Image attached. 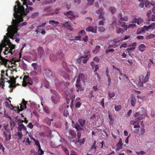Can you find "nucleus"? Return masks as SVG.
Here are the masks:
<instances>
[{"label": "nucleus", "mask_w": 155, "mask_h": 155, "mask_svg": "<svg viewBox=\"0 0 155 155\" xmlns=\"http://www.w3.org/2000/svg\"><path fill=\"white\" fill-rule=\"evenodd\" d=\"M13 19H12V22L13 25L8 26L7 29L8 33L6 34L7 36H4L3 40L2 41L0 45L3 48L5 47V51L4 52L5 55L7 54L8 53H10L11 54H12L15 52V51L13 50L15 48V45L12 44L11 43L8 37L13 39H15L17 35H18L17 33L18 28L25 25L27 24L26 22H23L20 24H19L20 23H19L17 25V28H16L15 25V23L13 21Z\"/></svg>", "instance_id": "f257e3e1"}, {"label": "nucleus", "mask_w": 155, "mask_h": 155, "mask_svg": "<svg viewBox=\"0 0 155 155\" xmlns=\"http://www.w3.org/2000/svg\"><path fill=\"white\" fill-rule=\"evenodd\" d=\"M17 5H15L14 8V12L13 15L15 18L13 20L15 23V27L16 28L17 27V25L19 23L23 21V16L24 15H26L29 12V10L27 8L25 9V12L24 7L21 5V4L18 1L16 2Z\"/></svg>", "instance_id": "f03ea898"}, {"label": "nucleus", "mask_w": 155, "mask_h": 155, "mask_svg": "<svg viewBox=\"0 0 155 155\" xmlns=\"http://www.w3.org/2000/svg\"><path fill=\"white\" fill-rule=\"evenodd\" d=\"M33 83L32 79L29 76L27 75L24 76L22 84V86L23 87H25L28 84V87H29L30 86L32 85Z\"/></svg>", "instance_id": "7ed1b4c3"}, {"label": "nucleus", "mask_w": 155, "mask_h": 155, "mask_svg": "<svg viewBox=\"0 0 155 155\" xmlns=\"http://www.w3.org/2000/svg\"><path fill=\"white\" fill-rule=\"evenodd\" d=\"M65 134L68 137H70V135L71 136H76V134L74 131L71 130L67 127L65 128Z\"/></svg>", "instance_id": "20e7f679"}, {"label": "nucleus", "mask_w": 155, "mask_h": 155, "mask_svg": "<svg viewBox=\"0 0 155 155\" xmlns=\"http://www.w3.org/2000/svg\"><path fill=\"white\" fill-rule=\"evenodd\" d=\"M134 117L136 118L135 119L134 123H136L138 121L142 120L145 117V115L144 114H140L139 112H136L134 115Z\"/></svg>", "instance_id": "39448f33"}, {"label": "nucleus", "mask_w": 155, "mask_h": 155, "mask_svg": "<svg viewBox=\"0 0 155 155\" xmlns=\"http://www.w3.org/2000/svg\"><path fill=\"white\" fill-rule=\"evenodd\" d=\"M2 46L0 45V64H1L4 65L5 67H6L7 62L8 61V60L6 59L3 58L1 55V54L2 50Z\"/></svg>", "instance_id": "423d86ee"}, {"label": "nucleus", "mask_w": 155, "mask_h": 155, "mask_svg": "<svg viewBox=\"0 0 155 155\" xmlns=\"http://www.w3.org/2000/svg\"><path fill=\"white\" fill-rule=\"evenodd\" d=\"M52 101L54 104H57L60 101V99L61 98L60 96L57 94V93L54 94L52 96Z\"/></svg>", "instance_id": "0eeeda50"}, {"label": "nucleus", "mask_w": 155, "mask_h": 155, "mask_svg": "<svg viewBox=\"0 0 155 155\" xmlns=\"http://www.w3.org/2000/svg\"><path fill=\"white\" fill-rule=\"evenodd\" d=\"M103 9L101 8L97 11V14H99L98 17L99 19H102L103 21H105V18L104 16V13L103 12Z\"/></svg>", "instance_id": "6e6552de"}, {"label": "nucleus", "mask_w": 155, "mask_h": 155, "mask_svg": "<svg viewBox=\"0 0 155 155\" xmlns=\"http://www.w3.org/2000/svg\"><path fill=\"white\" fill-rule=\"evenodd\" d=\"M64 14L65 16H67L71 20L75 18V15L71 11H69L67 12H64Z\"/></svg>", "instance_id": "1a4fd4ad"}, {"label": "nucleus", "mask_w": 155, "mask_h": 155, "mask_svg": "<svg viewBox=\"0 0 155 155\" xmlns=\"http://www.w3.org/2000/svg\"><path fill=\"white\" fill-rule=\"evenodd\" d=\"M97 26H95L94 28L91 26H89L86 30L87 31L96 33H97Z\"/></svg>", "instance_id": "9d476101"}, {"label": "nucleus", "mask_w": 155, "mask_h": 155, "mask_svg": "<svg viewBox=\"0 0 155 155\" xmlns=\"http://www.w3.org/2000/svg\"><path fill=\"white\" fill-rule=\"evenodd\" d=\"M84 56H81L80 58H79L78 61H80V60H81L82 58H87L89 59L91 55L90 54V52L89 51H84Z\"/></svg>", "instance_id": "9b49d317"}, {"label": "nucleus", "mask_w": 155, "mask_h": 155, "mask_svg": "<svg viewBox=\"0 0 155 155\" xmlns=\"http://www.w3.org/2000/svg\"><path fill=\"white\" fill-rule=\"evenodd\" d=\"M75 86L77 87L76 91L78 92L79 91H83L84 89V87L81 86V82H79L78 81H76Z\"/></svg>", "instance_id": "f8f14e48"}, {"label": "nucleus", "mask_w": 155, "mask_h": 155, "mask_svg": "<svg viewBox=\"0 0 155 155\" xmlns=\"http://www.w3.org/2000/svg\"><path fill=\"white\" fill-rule=\"evenodd\" d=\"M136 102V100L135 96L133 94H132L130 97V101L131 106L132 107L135 106Z\"/></svg>", "instance_id": "ddd939ff"}, {"label": "nucleus", "mask_w": 155, "mask_h": 155, "mask_svg": "<svg viewBox=\"0 0 155 155\" xmlns=\"http://www.w3.org/2000/svg\"><path fill=\"white\" fill-rule=\"evenodd\" d=\"M85 76L83 73H80L78 76L77 79L76 81H78L79 82H81V81H83L84 82H85Z\"/></svg>", "instance_id": "4468645a"}, {"label": "nucleus", "mask_w": 155, "mask_h": 155, "mask_svg": "<svg viewBox=\"0 0 155 155\" xmlns=\"http://www.w3.org/2000/svg\"><path fill=\"white\" fill-rule=\"evenodd\" d=\"M27 103V101H25L24 99H22V102L20 104V107L21 109V110H22L26 108V105Z\"/></svg>", "instance_id": "2eb2a0df"}, {"label": "nucleus", "mask_w": 155, "mask_h": 155, "mask_svg": "<svg viewBox=\"0 0 155 155\" xmlns=\"http://www.w3.org/2000/svg\"><path fill=\"white\" fill-rule=\"evenodd\" d=\"M17 129L19 131H21L22 130L26 131L27 130L26 127L22 123L18 125Z\"/></svg>", "instance_id": "dca6fc26"}, {"label": "nucleus", "mask_w": 155, "mask_h": 155, "mask_svg": "<svg viewBox=\"0 0 155 155\" xmlns=\"http://www.w3.org/2000/svg\"><path fill=\"white\" fill-rule=\"evenodd\" d=\"M38 52L39 56L41 57L44 53L43 48L41 47H39L38 48Z\"/></svg>", "instance_id": "f3484780"}, {"label": "nucleus", "mask_w": 155, "mask_h": 155, "mask_svg": "<svg viewBox=\"0 0 155 155\" xmlns=\"http://www.w3.org/2000/svg\"><path fill=\"white\" fill-rule=\"evenodd\" d=\"M150 75V72L149 71H147V74L145 76L144 78L143 79V82L146 83L149 80Z\"/></svg>", "instance_id": "a211bd4d"}, {"label": "nucleus", "mask_w": 155, "mask_h": 155, "mask_svg": "<svg viewBox=\"0 0 155 155\" xmlns=\"http://www.w3.org/2000/svg\"><path fill=\"white\" fill-rule=\"evenodd\" d=\"M133 22L135 23H136L137 25H139L143 22V21L142 19L139 18H134Z\"/></svg>", "instance_id": "6ab92c4d"}, {"label": "nucleus", "mask_w": 155, "mask_h": 155, "mask_svg": "<svg viewBox=\"0 0 155 155\" xmlns=\"http://www.w3.org/2000/svg\"><path fill=\"white\" fill-rule=\"evenodd\" d=\"M146 46L144 44H141L139 46L138 49L139 50L143 52L145 51L146 50Z\"/></svg>", "instance_id": "aec40b11"}, {"label": "nucleus", "mask_w": 155, "mask_h": 155, "mask_svg": "<svg viewBox=\"0 0 155 155\" xmlns=\"http://www.w3.org/2000/svg\"><path fill=\"white\" fill-rule=\"evenodd\" d=\"M78 121L81 127V128L83 127L86 122L85 120L81 118L78 119Z\"/></svg>", "instance_id": "412c9836"}, {"label": "nucleus", "mask_w": 155, "mask_h": 155, "mask_svg": "<svg viewBox=\"0 0 155 155\" xmlns=\"http://www.w3.org/2000/svg\"><path fill=\"white\" fill-rule=\"evenodd\" d=\"M144 37L146 39H149L152 38L154 37H155V35L153 34L149 35L148 33H147L145 35Z\"/></svg>", "instance_id": "4be33fe9"}, {"label": "nucleus", "mask_w": 155, "mask_h": 155, "mask_svg": "<svg viewBox=\"0 0 155 155\" xmlns=\"http://www.w3.org/2000/svg\"><path fill=\"white\" fill-rule=\"evenodd\" d=\"M57 58L56 56L53 54H51L50 56V59L52 61H55Z\"/></svg>", "instance_id": "5701e85b"}, {"label": "nucleus", "mask_w": 155, "mask_h": 155, "mask_svg": "<svg viewBox=\"0 0 155 155\" xmlns=\"http://www.w3.org/2000/svg\"><path fill=\"white\" fill-rule=\"evenodd\" d=\"M43 121L46 123L48 125L50 126L51 124V122L50 121V119L48 117H45L43 120Z\"/></svg>", "instance_id": "b1692460"}, {"label": "nucleus", "mask_w": 155, "mask_h": 155, "mask_svg": "<svg viewBox=\"0 0 155 155\" xmlns=\"http://www.w3.org/2000/svg\"><path fill=\"white\" fill-rule=\"evenodd\" d=\"M74 127L77 131L82 130H83L78 123H76L74 124Z\"/></svg>", "instance_id": "393cba45"}, {"label": "nucleus", "mask_w": 155, "mask_h": 155, "mask_svg": "<svg viewBox=\"0 0 155 155\" xmlns=\"http://www.w3.org/2000/svg\"><path fill=\"white\" fill-rule=\"evenodd\" d=\"M62 27H64L65 28H70L71 27V25L68 24V21H66L64 23L61 24Z\"/></svg>", "instance_id": "a878e982"}, {"label": "nucleus", "mask_w": 155, "mask_h": 155, "mask_svg": "<svg viewBox=\"0 0 155 155\" xmlns=\"http://www.w3.org/2000/svg\"><path fill=\"white\" fill-rule=\"evenodd\" d=\"M26 45L24 43L23 45V47L21 49V51L20 53L18 54H19V59H17L18 61H20V59L21 58V53H22V50H23V48H24V47H25Z\"/></svg>", "instance_id": "bb28decb"}, {"label": "nucleus", "mask_w": 155, "mask_h": 155, "mask_svg": "<svg viewBox=\"0 0 155 155\" xmlns=\"http://www.w3.org/2000/svg\"><path fill=\"white\" fill-rule=\"evenodd\" d=\"M122 21H120L119 23V25L121 26L122 27H124L125 30H126L127 28V25H125V23Z\"/></svg>", "instance_id": "cd10ccee"}, {"label": "nucleus", "mask_w": 155, "mask_h": 155, "mask_svg": "<svg viewBox=\"0 0 155 155\" xmlns=\"http://www.w3.org/2000/svg\"><path fill=\"white\" fill-rule=\"evenodd\" d=\"M84 59V58H82V59H81V60H80V61H78V60L79 59V58H78L77 59V61L79 64H81V63H82L83 64H85L87 62V61L88 60V59Z\"/></svg>", "instance_id": "c85d7f7f"}, {"label": "nucleus", "mask_w": 155, "mask_h": 155, "mask_svg": "<svg viewBox=\"0 0 155 155\" xmlns=\"http://www.w3.org/2000/svg\"><path fill=\"white\" fill-rule=\"evenodd\" d=\"M101 47L99 45H97L95 48V49L93 50V52L94 54H96L98 52L100 49Z\"/></svg>", "instance_id": "c756f323"}, {"label": "nucleus", "mask_w": 155, "mask_h": 155, "mask_svg": "<svg viewBox=\"0 0 155 155\" xmlns=\"http://www.w3.org/2000/svg\"><path fill=\"white\" fill-rule=\"evenodd\" d=\"M45 74L47 77L50 78L52 76V73L51 71L49 70H47L46 71Z\"/></svg>", "instance_id": "7c9ffc66"}, {"label": "nucleus", "mask_w": 155, "mask_h": 155, "mask_svg": "<svg viewBox=\"0 0 155 155\" xmlns=\"http://www.w3.org/2000/svg\"><path fill=\"white\" fill-rule=\"evenodd\" d=\"M146 83L143 82V80H141L140 79L139 81H137V86L139 87H143V84L144 83Z\"/></svg>", "instance_id": "2f4dec72"}, {"label": "nucleus", "mask_w": 155, "mask_h": 155, "mask_svg": "<svg viewBox=\"0 0 155 155\" xmlns=\"http://www.w3.org/2000/svg\"><path fill=\"white\" fill-rule=\"evenodd\" d=\"M108 10L109 11L111 12L112 14L115 13L116 11L115 8L114 7L112 6H110Z\"/></svg>", "instance_id": "473e14b6"}, {"label": "nucleus", "mask_w": 155, "mask_h": 155, "mask_svg": "<svg viewBox=\"0 0 155 155\" xmlns=\"http://www.w3.org/2000/svg\"><path fill=\"white\" fill-rule=\"evenodd\" d=\"M96 140H94L92 146L91 147V150H92L93 149L96 150L97 149V146H96Z\"/></svg>", "instance_id": "72a5a7b5"}, {"label": "nucleus", "mask_w": 155, "mask_h": 155, "mask_svg": "<svg viewBox=\"0 0 155 155\" xmlns=\"http://www.w3.org/2000/svg\"><path fill=\"white\" fill-rule=\"evenodd\" d=\"M145 31L144 27L143 28L141 27L139 28L137 30V34H140Z\"/></svg>", "instance_id": "f704fd0d"}, {"label": "nucleus", "mask_w": 155, "mask_h": 155, "mask_svg": "<svg viewBox=\"0 0 155 155\" xmlns=\"http://www.w3.org/2000/svg\"><path fill=\"white\" fill-rule=\"evenodd\" d=\"M145 7L147 8H149L150 7V2L148 1V0H146L145 2ZM150 4L152 5L153 6V5L152 3H151Z\"/></svg>", "instance_id": "c9c22d12"}, {"label": "nucleus", "mask_w": 155, "mask_h": 155, "mask_svg": "<svg viewBox=\"0 0 155 155\" xmlns=\"http://www.w3.org/2000/svg\"><path fill=\"white\" fill-rule=\"evenodd\" d=\"M108 95L110 99L112 98V97H114L115 96V93L114 92H111L110 91H109L108 92Z\"/></svg>", "instance_id": "e433bc0d"}, {"label": "nucleus", "mask_w": 155, "mask_h": 155, "mask_svg": "<svg viewBox=\"0 0 155 155\" xmlns=\"http://www.w3.org/2000/svg\"><path fill=\"white\" fill-rule=\"evenodd\" d=\"M37 72L35 70L32 71L30 73V75L31 76H35L37 75Z\"/></svg>", "instance_id": "4c0bfd02"}, {"label": "nucleus", "mask_w": 155, "mask_h": 155, "mask_svg": "<svg viewBox=\"0 0 155 155\" xmlns=\"http://www.w3.org/2000/svg\"><path fill=\"white\" fill-rule=\"evenodd\" d=\"M116 31L117 34H119L121 33L122 34L123 32L124 31L123 30V28H117L116 29Z\"/></svg>", "instance_id": "58836bf2"}, {"label": "nucleus", "mask_w": 155, "mask_h": 155, "mask_svg": "<svg viewBox=\"0 0 155 155\" xmlns=\"http://www.w3.org/2000/svg\"><path fill=\"white\" fill-rule=\"evenodd\" d=\"M98 30L100 32H104L105 31V28L103 27H100L98 28Z\"/></svg>", "instance_id": "ea45409f"}, {"label": "nucleus", "mask_w": 155, "mask_h": 155, "mask_svg": "<svg viewBox=\"0 0 155 155\" xmlns=\"http://www.w3.org/2000/svg\"><path fill=\"white\" fill-rule=\"evenodd\" d=\"M85 141V138H83L82 139H79L78 140V142H79L81 144L84 143Z\"/></svg>", "instance_id": "a19ab883"}, {"label": "nucleus", "mask_w": 155, "mask_h": 155, "mask_svg": "<svg viewBox=\"0 0 155 155\" xmlns=\"http://www.w3.org/2000/svg\"><path fill=\"white\" fill-rule=\"evenodd\" d=\"M121 105H120L115 106L114 107L115 110L117 111H118L121 109Z\"/></svg>", "instance_id": "79ce46f5"}, {"label": "nucleus", "mask_w": 155, "mask_h": 155, "mask_svg": "<svg viewBox=\"0 0 155 155\" xmlns=\"http://www.w3.org/2000/svg\"><path fill=\"white\" fill-rule=\"evenodd\" d=\"M122 148V145L117 144V148L116 150V151H119Z\"/></svg>", "instance_id": "37998d69"}, {"label": "nucleus", "mask_w": 155, "mask_h": 155, "mask_svg": "<svg viewBox=\"0 0 155 155\" xmlns=\"http://www.w3.org/2000/svg\"><path fill=\"white\" fill-rule=\"evenodd\" d=\"M34 70H36L38 68V64L36 63H34L31 64Z\"/></svg>", "instance_id": "c03bdc74"}, {"label": "nucleus", "mask_w": 155, "mask_h": 155, "mask_svg": "<svg viewBox=\"0 0 155 155\" xmlns=\"http://www.w3.org/2000/svg\"><path fill=\"white\" fill-rule=\"evenodd\" d=\"M16 134L18 136V137L20 139H21L23 136L22 132L21 131L17 132H16Z\"/></svg>", "instance_id": "a18cd8bd"}, {"label": "nucleus", "mask_w": 155, "mask_h": 155, "mask_svg": "<svg viewBox=\"0 0 155 155\" xmlns=\"http://www.w3.org/2000/svg\"><path fill=\"white\" fill-rule=\"evenodd\" d=\"M152 64H153V61L151 59L149 60V62H148L147 66L149 68H150Z\"/></svg>", "instance_id": "49530a36"}, {"label": "nucleus", "mask_w": 155, "mask_h": 155, "mask_svg": "<svg viewBox=\"0 0 155 155\" xmlns=\"http://www.w3.org/2000/svg\"><path fill=\"white\" fill-rule=\"evenodd\" d=\"M128 20V18L127 16H124V17H121L120 18L119 21H127Z\"/></svg>", "instance_id": "de8ad7c7"}, {"label": "nucleus", "mask_w": 155, "mask_h": 155, "mask_svg": "<svg viewBox=\"0 0 155 155\" xmlns=\"http://www.w3.org/2000/svg\"><path fill=\"white\" fill-rule=\"evenodd\" d=\"M114 51V50L113 49H107L105 51V53L108 54L110 52H113Z\"/></svg>", "instance_id": "09e8293b"}, {"label": "nucleus", "mask_w": 155, "mask_h": 155, "mask_svg": "<svg viewBox=\"0 0 155 155\" xmlns=\"http://www.w3.org/2000/svg\"><path fill=\"white\" fill-rule=\"evenodd\" d=\"M49 24H55L56 25H58L59 24V22L58 21H56L54 20H50L49 21Z\"/></svg>", "instance_id": "8fccbe9b"}, {"label": "nucleus", "mask_w": 155, "mask_h": 155, "mask_svg": "<svg viewBox=\"0 0 155 155\" xmlns=\"http://www.w3.org/2000/svg\"><path fill=\"white\" fill-rule=\"evenodd\" d=\"M10 79L12 83L15 84L16 79L14 77H12Z\"/></svg>", "instance_id": "3c124183"}, {"label": "nucleus", "mask_w": 155, "mask_h": 155, "mask_svg": "<svg viewBox=\"0 0 155 155\" xmlns=\"http://www.w3.org/2000/svg\"><path fill=\"white\" fill-rule=\"evenodd\" d=\"M75 136H71V137H69L68 138L71 142H73L75 143H76V141L74 139H73V137Z\"/></svg>", "instance_id": "603ef678"}, {"label": "nucleus", "mask_w": 155, "mask_h": 155, "mask_svg": "<svg viewBox=\"0 0 155 155\" xmlns=\"http://www.w3.org/2000/svg\"><path fill=\"white\" fill-rule=\"evenodd\" d=\"M81 104L79 102H77L75 105V107L76 108H79L81 106Z\"/></svg>", "instance_id": "864d4df0"}, {"label": "nucleus", "mask_w": 155, "mask_h": 155, "mask_svg": "<svg viewBox=\"0 0 155 155\" xmlns=\"http://www.w3.org/2000/svg\"><path fill=\"white\" fill-rule=\"evenodd\" d=\"M149 25L151 29H154L155 28V22L152 23Z\"/></svg>", "instance_id": "5fc2aeb1"}, {"label": "nucleus", "mask_w": 155, "mask_h": 155, "mask_svg": "<svg viewBox=\"0 0 155 155\" xmlns=\"http://www.w3.org/2000/svg\"><path fill=\"white\" fill-rule=\"evenodd\" d=\"M88 2V4L89 5H93V2H94V0H87Z\"/></svg>", "instance_id": "6e6d98bb"}, {"label": "nucleus", "mask_w": 155, "mask_h": 155, "mask_svg": "<svg viewBox=\"0 0 155 155\" xmlns=\"http://www.w3.org/2000/svg\"><path fill=\"white\" fill-rule=\"evenodd\" d=\"M75 95L74 94H73L71 96H70V98L71 99V103H72L73 102L75 98Z\"/></svg>", "instance_id": "4d7b16f0"}, {"label": "nucleus", "mask_w": 155, "mask_h": 155, "mask_svg": "<svg viewBox=\"0 0 155 155\" xmlns=\"http://www.w3.org/2000/svg\"><path fill=\"white\" fill-rule=\"evenodd\" d=\"M107 77V81H108V86H109L110 84H111V79L110 78V76L108 77Z\"/></svg>", "instance_id": "13d9d810"}, {"label": "nucleus", "mask_w": 155, "mask_h": 155, "mask_svg": "<svg viewBox=\"0 0 155 155\" xmlns=\"http://www.w3.org/2000/svg\"><path fill=\"white\" fill-rule=\"evenodd\" d=\"M93 60L96 62H98L100 61V59L98 57H96L93 58Z\"/></svg>", "instance_id": "bf43d9fd"}, {"label": "nucleus", "mask_w": 155, "mask_h": 155, "mask_svg": "<svg viewBox=\"0 0 155 155\" xmlns=\"http://www.w3.org/2000/svg\"><path fill=\"white\" fill-rule=\"evenodd\" d=\"M64 55L63 53L61 52V54L59 55H58V56L59 57L60 59H62L64 57Z\"/></svg>", "instance_id": "052dcab7"}, {"label": "nucleus", "mask_w": 155, "mask_h": 155, "mask_svg": "<svg viewBox=\"0 0 155 155\" xmlns=\"http://www.w3.org/2000/svg\"><path fill=\"white\" fill-rule=\"evenodd\" d=\"M25 142L27 143L28 144L30 145L32 142L29 140V138L28 137L26 139Z\"/></svg>", "instance_id": "680f3d73"}, {"label": "nucleus", "mask_w": 155, "mask_h": 155, "mask_svg": "<svg viewBox=\"0 0 155 155\" xmlns=\"http://www.w3.org/2000/svg\"><path fill=\"white\" fill-rule=\"evenodd\" d=\"M2 150L3 152L4 153L5 152V148L2 145V144L0 143V150Z\"/></svg>", "instance_id": "e2e57ef3"}, {"label": "nucleus", "mask_w": 155, "mask_h": 155, "mask_svg": "<svg viewBox=\"0 0 155 155\" xmlns=\"http://www.w3.org/2000/svg\"><path fill=\"white\" fill-rule=\"evenodd\" d=\"M151 113L150 114L151 116L153 117H155V114L154 112V111L153 109H152L151 110Z\"/></svg>", "instance_id": "0e129e2a"}, {"label": "nucleus", "mask_w": 155, "mask_h": 155, "mask_svg": "<svg viewBox=\"0 0 155 155\" xmlns=\"http://www.w3.org/2000/svg\"><path fill=\"white\" fill-rule=\"evenodd\" d=\"M81 40H83L84 42H86L88 40V37L87 36H86L84 38H82Z\"/></svg>", "instance_id": "69168bd1"}, {"label": "nucleus", "mask_w": 155, "mask_h": 155, "mask_svg": "<svg viewBox=\"0 0 155 155\" xmlns=\"http://www.w3.org/2000/svg\"><path fill=\"white\" fill-rule=\"evenodd\" d=\"M93 92H94L93 91L91 90L90 91L89 93V96H90V97H94V96L93 94Z\"/></svg>", "instance_id": "338daca9"}, {"label": "nucleus", "mask_w": 155, "mask_h": 155, "mask_svg": "<svg viewBox=\"0 0 155 155\" xmlns=\"http://www.w3.org/2000/svg\"><path fill=\"white\" fill-rule=\"evenodd\" d=\"M46 24V23H42V24L41 25H38L37 27V29H39L41 27L45 26V25Z\"/></svg>", "instance_id": "774afa93"}]
</instances>
